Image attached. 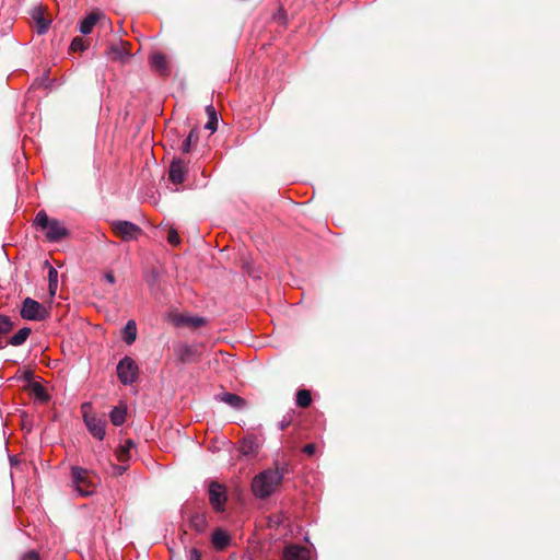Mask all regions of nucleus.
Here are the masks:
<instances>
[{
	"label": "nucleus",
	"mask_w": 560,
	"mask_h": 560,
	"mask_svg": "<svg viewBox=\"0 0 560 560\" xmlns=\"http://www.w3.org/2000/svg\"><path fill=\"white\" fill-rule=\"evenodd\" d=\"M167 242L173 245V246H177L179 243H180V238H179V235L177 233V231L173 228H171L168 230V233H167Z\"/></svg>",
	"instance_id": "7c9ffc66"
},
{
	"label": "nucleus",
	"mask_w": 560,
	"mask_h": 560,
	"mask_svg": "<svg viewBox=\"0 0 560 560\" xmlns=\"http://www.w3.org/2000/svg\"><path fill=\"white\" fill-rule=\"evenodd\" d=\"M199 139L197 129H191L187 138L183 141L182 152L189 153L192 144H196Z\"/></svg>",
	"instance_id": "b1692460"
},
{
	"label": "nucleus",
	"mask_w": 560,
	"mask_h": 560,
	"mask_svg": "<svg viewBox=\"0 0 560 560\" xmlns=\"http://www.w3.org/2000/svg\"><path fill=\"white\" fill-rule=\"evenodd\" d=\"M177 326L189 325L192 327H200L206 324V319L199 316H184L178 315L174 319Z\"/></svg>",
	"instance_id": "dca6fc26"
},
{
	"label": "nucleus",
	"mask_w": 560,
	"mask_h": 560,
	"mask_svg": "<svg viewBox=\"0 0 560 560\" xmlns=\"http://www.w3.org/2000/svg\"><path fill=\"white\" fill-rule=\"evenodd\" d=\"M206 112L208 114V121L205 125V128L210 130L211 132H214L218 128V115L212 105H209L206 107Z\"/></svg>",
	"instance_id": "4be33fe9"
},
{
	"label": "nucleus",
	"mask_w": 560,
	"mask_h": 560,
	"mask_svg": "<svg viewBox=\"0 0 560 560\" xmlns=\"http://www.w3.org/2000/svg\"><path fill=\"white\" fill-rule=\"evenodd\" d=\"M31 332V328L23 327L8 340V343L14 347L22 346L27 340Z\"/></svg>",
	"instance_id": "6ab92c4d"
},
{
	"label": "nucleus",
	"mask_w": 560,
	"mask_h": 560,
	"mask_svg": "<svg viewBox=\"0 0 560 560\" xmlns=\"http://www.w3.org/2000/svg\"><path fill=\"white\" fill-rule=\"evenodd\" d=\"M112 229L122 241L126 242L137 240L142 232L139 225L124 220L112 222Z\"/></svg>",
	"instance_id": "423d86ee"
},
{
	"label": "nucleus",
	"mask_w": 560,
	"mask_h": 560,
	"mask_svg": "<svg viewBox=\"0 0 560 560\" xmlns=\"http://www.w3.org/2000/svg\"><path fill=\"white\" fill-rule=\"evenodd\" d=\"M51 221L52 219L48 218L45 211H39L35 218L36 225L42 230H46Z\"/></svg>",
	"instance_id": "a878e982"
},
{
	"label": "nucleus",
	"mask_w": 560,
	"mask_h": 560,
	"mask_svg": "<svg viewBox=\"0 0 560 560\" xmlns=\"http://www.w3.org/2000/svg\"><path fill=\"white\" fill-rule=\"evenodd\" d=\"M57 288H58V283H48V290H49V294L50 296H55L56 295V292H57Z\"/></svg>",
	"instance_id": "4c0bfd02"
},
{
	"label": "nucleus",
	"mask_w": 560,
	"mask_h": 560,
	"mask_svg": "<svg viewBox=\"0 0 560 560\" xmlns=\"http://www.w3.org/2000/svg\"><path fill=\"white\" fill-rule=\"evenodd\" d=\"M281 483V476L272 468L265 469L256 475L252 481V491L259 499L269 498Z\"/></svg>",
	"instance_id": "f257e3e1"
},
{
	"label": "nucleus",
	"mask_w": 560,
	"mask_h": 560,
	"mask_svg": "<svg viewBox=\"0 0 560 560\" xmlns=\"http://www.w3.org/2000/svg\"><path fill=\"white\" fill-rule=\"evenodd\" d=\"M22 560H40V558L36 551H28L23 556Z\"/></svg>",
	"instance_id": "c9c22d12"
},
{
	"label": "nucleus",
	"mask_w": 560,
	"mask_h": 560,
	"mask_svg": "<svg viewBox=\"0 0 560 560\" xmlns=\"http://www.w3.org/2000/svg\"><path fill=\"white\" fill-rule=\"evenodd\" d=\"M26 380L31 381L32 380V373L31 372H27L26 373V376H25Z\"/></svg>",
	"instance_id": "79ce46f5"
},
{
	"label": "nucleus",
	"mask_w": 560,
	"mask_h": 560,
	"mask_svg": "<svg viewBox=\"0 0 560 560\" xmlns=\"http://www.w3.org/2000/svg\"><path fill=\"white\" fill-rule=\"evenodd\" d=\"M46 308L37 301L26 298L23 301L21 316L27 320H43L47 317Z\"/></svg>",
	"instance_id": "39448f33"
},
{
	"label": "nucleus",
	"mask_w": 560,
	"mask_h": 560,
	"mask_svg": "<svg viewBox=\"0 0 560 560\" xmlns=\"http://www.w3.org/2000/svg\"><path fill=\"white\" fill-rule=\"evenodd\" d=\"M98 19H100L98 13H96V12L90 13L85 19H83L80 22L79 31L83 35L90 34L92 32L93 27L95 26L96 22L98 21Z\"/></svg>",
	"instance_id": "2eb2a0df"
},
{
	"label": "nucleus",
	"mask_w": 560,
	"mask_h": 560,
	"mask_svg": "<svg viewBox=\"0 0 560 560\" xmlns=\"http://www.w3.org/2000/svg\"><path fill=\"white\" fill-rule=\"evenodd\" d=\"M122 332H124V341L127 345L133 343L136 338H137V325H136V322L132 320V319L128 320L127 324L124 327Z\"/></svg>",
	"instance_id": "aec40b11"
},
{
	"label": "nucleus",
	"mask_w": 560,
	"mask_h": 560,
	"mask_svg": "<svg viewBox=\"0 0 560 560\" xmlns=\"http://www.w3.org/2000/svg\"><path fill=\"white\" fill-rule=\"evenodd\" d=\"M289 424H290L289 420H287V419L281 420L279 423L280 430H284L285 428L289 427Z\"/></svg>",
	"instance_id": "ea45409f"
},
{
	"label": "nucleus",
	"mask_w": 560,
	"mask_h": 560,
	"mask_svg": "<svg viewBox=\"0 0 560 560\" xmlns=\"http://www.w3.org/2000/svg\"><path fill=\"white\" fill-rule=\"evenodd\" d=\"M125 452H128V448H127V447H124V448L121 450V453H125Z\"/></svg>",
	"instance_id": "c03bdc74"
},
{
	"label": "nucleus",
	"mask_w": 560,
	"mask_h": 560,
	"mask_svg": "<svg viewBox=\"0 0 560 560\" xmlns=\"http://www.w3.org/2000/svg\"><path fill=\"white\" fill-rule=\"evenodd\" d=\"M256 445L253 440H245L242 445V451L245 455L253 454L255 452Z\"/></svg>",
	"instance_id": "2f4dec72"
},
{
	"label": "nucleus",
	"mask_w": 560,
	"mask_h": 560,
	"mask_svg": "<svg viewBox=\"0 0 560 560\" xmlns=\"http://www.w3.org/2000/svg\"><path fill=\"white\" fill-rule=\"evenodd\" d=\"M130 446H133V443L131 441H128L127 448L130 447Z\"/></svg>",
	"instance_id": "37998d69"
},
{
	"label": "nucleus",
	"mask_w": 560,
	"mask_h": 560,
	"mask_svg": "<svg viewBox=\"0 0 560 560\" xmlns=\"http://www.w3.org/2000/svg\"><path fill=\"white\" fill-rule=\"evenodd\" d=\"M31 393L40 401H47L48 400V394L44 386L38 382H31L30 384Z\"/></svg>",
	"instance_id": "5701e85b"
},
{
	"label": "nucleus",
	"mask_w": 560,
	"mask_h": 560,
	"mask_svg": "<svg viewBox=\"0 0 560 560\" xmlns=\"http://www.w3.org/2000/svg\"><path fill=\"white\" fill-rule=\"evenodd\" d=\"M88 45L84 39L81 37H74L71 42L70 49L73 51H83L85 50Z\"/></svg>",
	"instance_id": "cd10ccee"
},
{
	"label": "nucleus",
	"mask_w": 560,
	"mask_h": 560,
	"mask_svg": "<svg viewBox=\"0 0 560 560\" xmlns=\"http://www.w3.org/2000/svg\"><path fill=\"white\" fill-rule=\"evenodd\" d=\"M175 352L178 361L182 363H190L200 354L197 346L192 345H179Z\"/></svg>",
	"instance_id": "1a4fd4ad"
},
{
	"label": "nucleus",
	"mask_w": 560,
	"mask_h": 560,
	"mask_svg": "<svg viewBox=\"0 0 560 560\" xmlns=\"http://www.w3.org/2000/svg\"><path fill=\"white\" fill-rule=\"evenodd\" d=\"M315 451H316V447L314 444H306L304 447H303V453L312 456L315 454Z\"/></svg>",
	"instance_id": "e433bc0d"
},
{
	"label": "nucleus",
	"mask_w": 560,
	"mask_h": 560,
	"mask_svg": "<svg viewBox=\"0 0 560 560\" xmlns=\"http://www.w3.org/2000/svg\"><path fill=\"white\" fill-rule=\"evenodd\" d=\"M219 401H222L235 410H241L245 407L246 401L238 395L233 393H222L215 396Z\"/></svg>",
	"instance_id": "4468645a"
},
{
	"label": "nucleus",
	"mask_w": 560,
	"mask_h": 560,
	"mask_svg": "<svg viewBox=\"0 0 560 560\" xmlns=\"http://www.w3.org/2000/svg\"><path fill=\"white\" fill-rule=\"evenodd\" d=\"M282 558L283 560H310L311 549L296 544H290L284 547Z\"/></svg>",
	"instance_id": "6e6552de"
},
{
	"label": "nucleus",
	"mask_w": 560,
	"mask_h": 560,
	"mask_svg": "<svg viewBox=\"0 0 560 560\" xmlns=\"http://www.w3.org/2000/svg\"><path fill=\"white\" fill-rule=\"evenodd\" d=\"M71 485L79 495L89 497L95 492L96 477L85 468L72 466Z\"/></svg>",
	"instance_id": "f03ea898"
},
{
	"label": "nucleus",
	"mask_w": 560,
	"mask_h": 560,
	"mask_svg": "<svg viewBox=\"0 0 560 560\" xmlns=\"http://www.w3.org/2000/svg\"><path fill=\"white\" fill-rule=\"evenodd\" d=\"M105 280L110 283V284H114L115 283V276L113 272H107L105 273Z\"/></svg>",
	"instance_id": "58836bf2"
},
{
	"label": "nucleus",
	"mask_w": 560,
	"mask_h": 560,
	"mask_svg": "<svg viewBox=\"0 0 560 560\" xmlns=\"http://www.w3.org/2000/svg\"><path fill=\"white\" fill-rule=\"evenodd\" d=\"M83 419L90 433L95 439L103 440L105 436L106 421L101 418H97L94 415H88L86 412H84Z\"/></svg>",
	"instance_id": "0eeeda50"
},
{
	"label": "nucleus",
	"mask_w": 560,
	"mask_h": 560,
	"mask_svg": "<svg viewBox=\"0 0 560 560\" xmlns=\"http://www.w3.org/2000/svg\"><path fill=\"white\" fill-rule=\"evenodd\" d=\"M127 408L125 405H119L113 408L109 413L110 421L114 425L119 427L126 420Z\"/></svg>",
	"instance_id": "a211bd4d"
},
{
	"label": "nucleus",
	"mask_w": 560,
	"mask_h": 560,
	"mask_svg": "<svg viewBox=\"0 0 560 560\" xmlns=\"http://www.w3.org/2000/svg\"><path fill=\"white\" fill-rule=\"evenodd\" d=\"M108 55L113 60H119L121 62H125L130 57L129 52L122 46L118 45H113L109 48Z\"/></svg>",
	"instance_id": "412c9836"
},
{
	"label": "nucleus",
	"mask_w": 560,
	"mask_h": 560,
	"mask_svg": "<svg viewBox=\"0 0 560 560\" xmlns=\"http://www.w3.org/2000/svg\"><path fill=\"white\" fill-rule=\"evenodd\" d=\"M13 328V322L7 315L0 314V335L8 334Z\"/></svg>",
	"instance_id": "bb28decb"
},
{
	"label": "nucleus",
	"mask_w": 560,
	"mask_h": 560,
	"mask_svg": "<svg viewBox=\"0 0 560 560\" xmlns=\"http://www.w3.org/2000/svg\"><path fill=\"white\" fill-rule=\"evenodd\" d=\"M188 560H201V553L197 548H191L189 550Z\"/></svg>",
	"instance_id": "f704fd0d"
},
{
	"label": "nucleus",
	"mask_w": 560,
	"mask_h": 560,
	"mask_svg": "<svg viewBox=\"0 0 560 560\" xmlns=\"http://www.w3.org/2000/svg\"><path fill=\"white\" fill-rule=\"evenodd\" d=\"M45 231L46 237L50 242H58L68 234L67 229L63 226V224L56 219H52V221Z\"/></svg>",
	"instance_id": "9b49d317"
},
{
	"label": "nucleus",
	"mask_w": 560,
	"mask_h": 560,
	"mask_svg": "<svg viewBox=\"0 0 560 560\" xmlns=\"http://www.w3.org/2000/svg\"><path fill=\"white\" fill-rule=\"evenodd\" d=\"M115 469L117 470V474H119V475L122 474V471L125 470V468L121 466H115Z\"/></svg>",
	"instance_id": "a19ab883"
},
{
	"label": "nucleus",
	"mask_w": 560,
	"mask_h": 560,
	"mask_svg": "<svg viewBox=\"0 0 560 560\" xmlns=\"http://www.w3.org/2000/svg\"><path fill=\"white\" fill-rule=\"evenodd\" d=\"M191 528L197 533H203L208 527V520L205 513H196L189 520Z\"/></svg>",
	"instance_id": "f3484780"
},
{
	"label": "nucleus",
	"mask_w": 560,
	"mask_h": 560,
	"mask_svg": "<svg viewBox=\"0 0 560 560\" xmlns=\"http://www.w3.org/2000/svg\"><path fill=\"white\" fill-rule=\"evenodd\" d=\"M312 397L307 389H300L296 393V405L301 408H306L311 405Z\"/></svg>",
	"instance_id": "393cba45"
},
{
	"label": "nucleus",
	"mask_w": 560,
	"mask_h": 560,
	"mask_svg": "<svg viewBox=\"0 0 560 560\" xmlns=\"http://www.w3.org/2000/svg\"><path fill=\"white\" fill-rule=\"evenodd\" d=\"M35 19H36V25H37V33L38 34L46 33L49 28V23L42 15H39L38 18H35Z\"/></svg>",
	"instance_id": "c756f323"
},
{
	"label": "nucleus",
	"mask_w": 560,
	"mask_h": 560,
	"mask_svg": "<svg viewBox=\"0 0 560 560\" xmlns=\"http://www.w3.org/2000/svg\"><path fill=\"white\" fill-rule=\"evenodd\" d=\"M208 495L212 509L218 513L224 512L228 501L226 488L212 480L208 485Z\"/></svg>",
	"instance_id": "7ed1b4c3"
},
{
	"label": "nucleus",
	"mask_w": 560,
	"mask_h": 560,
	"mask_svg": "<svg viewBox=\"0 0 560 560\" xmlns=\"http://www.w3.org/2000/svg\"><path fill=\"white\" fill-rule=\"evenodd\" d=\"M151 68L160 72L161 74H167L170 71L168 61L164 54L153 52L149 59Z\"/></svg>",
	"instance_id": "ddd939ff"
},
{
	"label": "nucleus",
	"mask_w": 560,
	"mask_h": 560,
	"mask_svg": "<svg viewBox=\"0 0 560 560\" xmlns=\"http://www.w3.org/2000/svg\"><path fill=\"white\" fill-rule=\"evenodd\" d=\"M48 283H58V271L52 266L48 269Z\"/></svg>",
	"instance_id": "72a5a7b5"
},
{
	"label": "nucleus",
	"mask_w": 560,
	"mask_h": 560,
	"mask_svg": "<svg viewBox=\"0 0 560 560\" xmlns=\"http://www.w3.org/2000/svg\"><path fill=\"white\" fill-rule=\"evenodd\" d=\"M186 172V164L182 160H174L170 166V180L175 185L182 184L185 179Z\"/></svg>",
	"instance_id": "9d476101"
},
{
	"label": "nucleus",
	"mask_w": 560,
	"mask_h": 560,
	"mask_svg": "<svg viewBox=\"0 0 560 560\" xmlns=\"http://www.w3.org/2000/svg\"><path fill=\"white\" fill-rule=\"evenodd\" d=\"M138 365L130 357L121 359L117 365V376L124 385H130L138 377Z\"/></svg>",
	"instance_id": "20e7f679"
},
{
	"label": "nucleus",
	"mask_w": 560,
	"mask_h": 560,
	"mask_svg": "<svg viewBox=\"0 0 560 560\" xmlns=\"http://www.w3.org/2000/svg\"><path fill=\"white\" fill-rule=\"evenodd\" d=\"M273 471L278 472L280 476H281V480L283 479V477L289 474L290 471V466H289V463L287 462H282L281 464H279L278 462H276V467L272 468Z\"/></svg>",
	"instance_id": "c85d7f7f"
},
{
	"label": "nucleus",
	"mask_w": 560,
	"mask_h": 560,
	"mask_svg": "<svg viewBox=\"0 0 560 560\" xmlns=\"http://www.w3.org/2000/svg\"><path fill=\"white\" fill-rule=\"evenodd\" d=\"M285 515L283 513H279L277 515H272L269 517L270 525L279 526L285 521Z\"/></svg>",
	"instance_id": "473e14b6"
},
{
	"label": "nucleus",
	"mask_w": 560,
	"mask_h": 560,
	"mask_svg": "<svg viewBox=\"0 0 560 560\" xmlns=\"http://www.w3.org/2000/svg\"><path fill=\"white\" fill-rule=\"evenodd\" d=\"M231 538L229 534L222 528H217L211 535V544L218 551H223L229 547Z\"/></svg>",
	"instance_id": "f8f14e48"
}]
</instances>
